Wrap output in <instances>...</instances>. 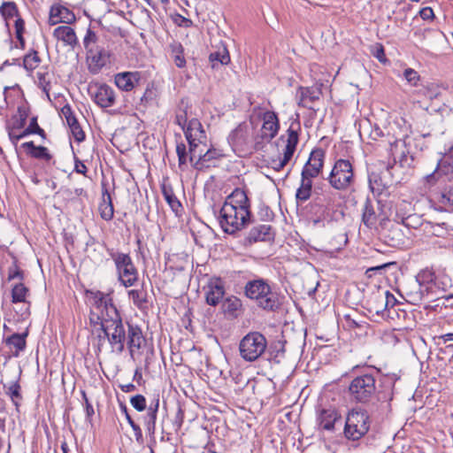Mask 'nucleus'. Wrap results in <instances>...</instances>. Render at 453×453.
I'll return each mask as SVG.
<instances>
[{
	"instance_id": "nucleus-37",
	"label": "nucleus",
	"mask_w": 453,
	"mask_h": 453,
	"mask_svg": "<svg viewBox=\"0 0 453 453\" xmlns=\"http://www.w3.org/2000/svg\"><path fill=\"white\" fill-rule=\"evenodd\" d=\"M312 180L301 176V184L296 193V199L297 202L304 203L311 196L312 191Z\"/></svg>"
},
{
	"instance_id": "nucleus-26",
	"label": "nucleus",
	"mask_w": 453,
	"mask_h": 453,
	"mask_svg": "<svg viewBox=\"0 0 453 453\" xmlns=\"http://www.w3.org/2000/svg\"><path fill=\"white\" fill-rule=\"evenodd\" d=\"M273 238L272 233V226L270 225H257L253 226L247 236V240L250 243L257 242H266Z\"/></svg>"
},
{
	"instance_id": "nucleus-28",
	"label": "nucleus",
	"mask_w": 453,
	"mask_h": 453,
	"mask_svg": "<svg viewBox=\"0 0 453 453\" xmlns=\"http://www.w3.org/2000/svg\"><path fill=\"white\" fill-rule=\"evenodd\" d=\"M234 205L237 208L250 210V202L243 189L235 188L226 199L223 205Z\"/></svg>"
},
{
	"instance_id": "nucleus-17",
	"label": "nucleus",
	"mask_w": 453,
	"mask_h": 453,
	"mask_svg": "<svg viewBox=\"0 0 453 453\" xmlns=\"http://www.w3.org/2000/svg\"><path fill=\"white\" fill-rule=\"evenodd\" d=\"M204 290L206 303L217 306L225 296V282L220 278H211L204 287Z\"/></svg>"
},
{
	"instance_id": "nucleus-11",
	"label": "nucleus",
	"mask_w": 453,
	"mask_h": 453,
	"mask_svg": "<svg viewBox=\"0 0 453 453\" xmlns=\"http://www.w3.org/2000/svg\"><path fill=\"white\" fill-rule=\"evenodd\" d=\"M267 348L266 338L259 332L247 334L239 343L240 356L248 362L258 359Z\"/></svg>"
},
{
	"instance_id": "nucleus-34",
	"label": "nucleus",
	"mask_w": 453,
	"mask_h": 453,
	"mask_svg": "<svg viewBox=\"0 0 453 453\" xmlns=\"http://www.w3.org/2000/svg\"><path fill=\"white\" fill-rule=\"evenodd\" d=\"M161 189L163 196L168 205L171 207L172 211L175 214H178L182 210V205L175 196L173 188L170 185L163 184Z\"/></svg>"
},
{
	"instance_id": "nucleus-38",
	"label": "nucleus",
	"mask_w": 453,
	"mask_h": 453,
	"mask_svg": "<svg viewBox=\"0 0 453 453\" xmlns=\"http://www.w3.org/2000/svg\"><path fill=\"white\" fill-rule=\"evenodd\" d=\"M42 62V58L39 56L37 50L31 49L23 57V67L27 72L32 73L37 67H39Z\"/></svg>"
},
{
	"instance_id": "nucleus-24",
	"label": "nucleus",
	"mask_w": 453,
	"mask_h": 453,
	"mask_svg": "<svg viewBox=\"0 0 453 453\" xmlns=\"http://www.w3.org/2000/svg\"><path fill=\"white\" fill-rule=\"evenodd\" d=\"M188 142H206V134L201 122L194 118L188 120L186 129L183 131Z\"/></svg>"
},
{
	"instance_id": "nucleus-44",
	"label": "nucleus",
	"mask_w": 453,
	"mask_h": 453,
	"mask_svg": "<svg viewBox=\"0 0 453 453\" xmlns=\"http://www.w3.org/2000/svg\"><path fill=\"white\" fill-rule=\"evenodd\" d=\"M209 60L211 63L212 68H215L218 64H228L230 61V57L226 48L224 47L221 50L211 52L209 56Z\"/></svg>"
},
{
	"instance_id": "nucleus-5",
	"label": "nucleus",
	"mask_w": 453,
	"mask_h": 453,
	"mask_svg": "<svg viewBox=\"0 0 453 453\" xmlns=\"http://www.w3.org/2000/svg\"><path fill=\"white\" fill-rule=\"evenodd\" d=\"M298 118L299 116L296 114V118L292 120L287 129L286 134L279 138V141H282L285 143L281 154H280L278 157L270 158L268 161L272 169L276 172L281 171L289 163L296 150L299 142V134L301 132V125Z\"/></svg>"
},
{
	"instance_id": "nucleus-52",
	"label": "nucleus",
	"mask_w": 453,
	"mask_h": 453,
	"mask_svg": "<svg viewBox=\"0 0 453 453\" xmlns=\"http://www.w3.org/2000/svg\"><path fill=\"white\" fill-rule=\"evenodd\" d=\"M393 391L389 389L387 392L379 395V401L381 403V408L386 411H390L391 404L390 402L393 399Z\"/></svg>"
},
{
	"instance_id": "nucleus-59",
	"label": "nucleus",
	"mask_w": 453,
	"mask_h": 453,
	"mask_svg": "<svg viewBox=\"0 0 453 453\" xmlns=\"http://www.w3.org/2000/svg\"><path fill=\"white\" fill-rule=\"evenodd\" d=\"M23 273L18 268L11 269L8 274V280H13L15 279L22 280Z\"/></svg>"
},
{
	"instance_id": "nucleus-19",
	"label": "nucleus",
	"mask_w": 453,
	"mask_h": 453,
	"mask_svg": "<svg viewBox=\"0 0 453 453\" xmlns=\"http://www.w3.org/2000/svg\"><path fill=\"white\" fill-rule=\"evenodd\" d=\"M74 13L68 8L62 5H53L50 10L49 25L54 26L58 23L72 24L75 21Z\"/></svg>"
},
{
	"instance_id": "nucleus-48",
	"label": "nucleus",
	"mask_w": 453,
	"mask_h": 453,
	"mask_svg": "<svg viewBox=\"0 0 453 453\" xmlns=\"http://www.w3.org/2000/svg\"><path fill=\"white\" fill-rule=\"evenodd\" d=\"M67 125L69 126L72 134L76 142H81L85 140V133L77 119H75L73 122L68 123Z\"/></svg>"
},
{
	"instance_id": "nucleus-57",
	"label": "nucleus",
	"mask_w": 453,
	"mask_h": 453,
	"mask_svg": "<svg viewBox=\"0 0 453 453\" xmlns=\"http://www.w3.org/2000/svg\"><path fill=\"white\" fill-rule=\"evenodd\" d=\"M232 380L240 388L245 386L248 383V380L239 372H231Z\"/></svg>"
},
{
	"instance_id": "nucleus-42",
	"label": "nucleus",
	"mask_w": 453,
	"mask_h": 453,
	"mask_svg": "<svg viewBox=\"0 0 453 453\" xmlns=\"http://www.w3.org/2000/svg\"><path fill=\"white\" fill-rule=\"evenodd\" d=\"M374 300L379 303L376 313H380L381 309L388 306H393L395 303V298L389 291L379 292L374 296Z\"/></svg>"
},
{
	"instance_id": "nucleus-22",
	"label": "nucleus",
	"mask_w": 453,
	"mask_h": 453,
	"mask_svg": "<svg viewBox=\"0 0 453 453\" xmlns=\"http://www.w3.org/2000/svg\"><path fill=\"white\" fill-rule=\"evenodd\" d=\"M127 344L131 356H134L135 350H139L145 342L142 329L136 325L128 324L127 333Z\"/></svg>"
},
{
	"instance_id": "nucleus-61",
	"label": "nucleus",
	"mask_w": 453,
	"mask_h": 453,
	"mask_svg": "<svg viewBox=\"0 0 453 453\" xmlns=\"http://www.w3.org/2000/svg\"><path fill=\"white\" fill-rule=\"evenodd\" d=\"M15 33H25V21L21 17H18L14 24Z\"/></svg>"
},
{
	"instance_id": "nucleus-36",
	"label": "nucleus",
	"mask_w": 453,
	"mask_h": 453,
	"mask_svg": "<svg viewBox=\"0 0 453 453\" xmlns=\"http://www.w3.org/2000/svg\"><path fill=\"white\" fill-rule=\"evenodd\" d=\"M320 94H321V92L318 88H302L301 100H300L299 105L308 108V109H312V106L311 105V104L319 100Z\"/></svg>"
},
{
	"instance_id": "nucleus-13",
	"label": "nucleus",
	"mask_w": 453,
	"mask_h": 453,
	"mask_svg": "<svg viewBox=\"0 0 453 453\" xmlns=\"http://www.w3.org/2000/svg\"><path fill=\"white\" fill-rule=\"evenodd\" d=\"M87 295L89 296V297L93 300V307L89 313L90 323H92V319H94V316L100 317L101 319L106 316V314H110L111 310L118 311L110 294H105L99 290H88Z\"/></svg>"
},
{
	"instance_id": "nucleus-9",
	"label": "nucleus",
	"mask_w": 453,
	"mask_h": 453,
	"mask_svg": "<svg viewBox=\"0 0 453 453\" xmlns=\"http://www.w3.org/2000/svg\"><path fill=\"white\" fill-rule=\"evenodd\" d=\"M371 426V419L366 410L362 408L351 409L345 420L343 434L349 441H357L365 436Z\"/></svg>"
},
{
	"instance_id": "nucleus-10",
	"label": "nucleus",
	"mask_w": 453,
	"mask_h": 453,
	"mask_svg": "<svg viewBox=\"0 0 453 453\" xmlns=\"http://www.w3.org/2000/svg\"><path fill=\"white\" fill-rule=\"evenodd\" d=\"M109 255L114 262L119 281L125 288L134 286L139 273L129 254L111 250H109Z\"/></svg>"
},
{
	"instance_id": "nucleus-31",
	"label": "nucleus",
	"mask_w": 453,
	"mask_h": 453,
	"mask_svg": "<svg viewBox=\"0 0 453 453\" xmlns=\"http://www.w3.org/2000/svg\"><path fill=\"white\" fill-rule=\"evenodd\" d=\"M21 147L25 150L26 153L36 159H42L50 161L52 156L50 154L49 150L43 146H35L34 142H27L22 143Z\"/></svg>"
},
{
	"instance_id": "nucleus-1",
	"label": "nucleus",
	"mask_w": 453,
	"mask_h": 453,
	"mask_svg": "<svg viewBox=\"0 0 453 453\" xmlns=\"http://www.w3.org/2000/svg\"><path fill=\"white\" fill-rule=\"evenodd\" d=\"M91 326L96 327L99 326L104 335H98L97 351H102L103 342L107 340L109 342L111 352L121 354L125 349V343L127 340V332L124 326L122 318L119 311H110V314L100 319V317L94 316L92 319Z\"/></svg>"
},
{
	"instance_id": "nucleus-64",
	"label": "nucleus",
	"mask_w": 453,
	"mask_h": 453,
	"mask_svg": "<svg viewBox=\"0 0 453 453\" xmlns=\"http://www.w3.org/2000/svg\"><path fill=\"white\" fill-rule=\"evenodd\" d=\"M442 199H446L449 204L453 205V187L449 188V189L442 195Z\"/></svg>"
},
{
	"instance_id": "nucleus-54",
	"label": "nucleus",
	"mask_w": 453,
	"mask_h": 453,
	"mask_svg": "<svg viewBox=\"0 0 453 453\" xmlns=\"http://www.w3.org/2000/svg\"><path fill=\"white\" fill-rule=\"evenodd\" d=\"M176 152L178 155V160H179V167L183 170V166L187 163V150H186V145L184 143H179L176 147Z\"/></svg>"
},
{
	"instance_id": "nucleus-62",
	"label": "nucleus",
	"mask_w": 453,
	"mask_h": 453,
	"mask_svg": "<svg viewBox=\"0 0 453 453\" xmlns=\"http://www.w3.org/2000/svg\"><path fill=\"white\" fill-rule=\"evenodd\" d=\"M130 426L132 427L133 431L134 432V435L137 440L142 436V429L141 427L134 421L130 420Z\"/></svg>"
},
{
	"instance_id": "nucleus-29",
	"label": "nucleus",
	"mask_w": 453,
	"mask_h": 453,
	"mask_svg": "<svg viewBox=\"0 0 453 453\" xmlns=\"http://www.w3.org/2000/svg\"><path fill=\"white\" fill-rule=\"evenodd\" d=\"M159 408V398L156 397L154 398L147 411V414L144 417V425L146 426V430L150 434H154L156 430V421H157V411Z\"/></svg>"
},
{
	"instance_id": "nucleus-8",
	"label": "nucleus",
	"mask_w": 453,
	"mask_h": 453,
	"mask_svg": "<svg viewBox=\"0 0 453 453\" xmlns=\"http://www.w3.org/2000/svg\"><path fill=\"white\" fill-rule=\"evenodd\" d=\"M222 230L229 234L244 228L250 219V210L237 208L234 205H222L218 216Z\"/></svg>"
},
{
	"instance_id": "nucleus-4",
	"label": "nucleus",
	"mask_w": 453,
	"mask_h": 453,
	"mask_svg": "<svg viewBox=\"0 0 453 453\" xmlns=\"http://www.w3.org/2000/svg\"><path fill=\"white\" fill-rule=\"evenodd\" d=\"M245 296L256 302L265 311H275L279 307V298L266 280L262 278L249 280L244 287Z\"/></svg>"
},
{
	"instance_id": "nucleus-47",
	"label": "nucleus",
	"mask_w": 453,
	"mask_h": 453,
	"mask_svg": "<svg viewBox=\"0 0 453 453\" xmlns=\"http://www.w3.org/2000/svg\"><path fill=\"white\" fill-rule=\"evenodd\" d=\"M369 187L374 195L380 196L387 188V185L382 181L380 176L377 173L369 174Z\"/></svg>"
},
{
	"instance_id": "nucleus-25",
	"label": "nucleus",
	"mask_w": 453,
	"mask_h": 453,
	"mask_svg": "<svg viewBox=\"0 0 453 453\" xmlns=\"http://www.w3.org/2000/svg\"><path fill=\"white\" fill-rule=\"evenodd\" d=\"M412 211L413 208L410 202L405 200L398 202L395 205V220L408 227L412 226L411 221L416 219Z\"/></svg>"
},
{
	"instance_id": "nucleus-16",
	"label": "nucleus",
	"mask_w": 453,
	"mask_h": 453,
	"mask_svg": "<svg viewBox=\"0 0 453 453\" xmlns=\"http://www.w3.org/2000/svg\"><path fill=\"white\" fill-rule=\"evenodd\" d=\"M325 151L322 149H315L304 165L301 176L314 179L319 175L324 166Z\"/></svg>"
},
{
	"instance_id": "nucleus-60",
	"label": "nucleus",
	"mask_w": 453,
	"mask_h": 453,
	"mask_svg": "<svg viewBox=\"0 0 453 453\" xmlns=\"http://www.w3.org/2000/svg\"><path fill=\"white\" fill-rule=\"evenodd\" d=\"M74 170L76 173L85 175L87 173V166L80 159L75 158Z\"/></svg>"
},
{
	"instance_id": "nucleus-23",
	"label": "nucleus",
	"mask_w": 453,
	"mask_h": 453,
	"mask_svg": "<svg viewBox=\"0 0 453 453\" xmlns=\"http://www.w3.org/2000/svg\"><path fill=\"white\" fill-rule=\"evenodd\" d=\"M53 36L63 42L65 46L74 49L79 45V40L74 29L69 26H59L53 31Z\"/></svg>"
},
{
	"instance_id": "nucleus-2",
	"label": "nucleus",
	"mask_w": 453,
	"mask_h": 453,
	"mask_svg": "<svg viewBox=\"0 0 453 453\" xmlns=\"http://www.w3.org/2000/svg\"><path fill=\"white\" fill-rule=\"evenodd\" d=\"M82 43L88 72L92 74L99 73L110 63L111 50L100 44L99 36L90 27L86 31Z\"/></svg>"
},
{
	"instance_id": "nucleus-46",
	"label": "nucleus",
	"mask_w": 453,
	"mask_h": 453,
	"mask_svg": "<svg viewBox=\"0 0 453 453\" xmlns=\"http://www.w3.org/2000/svg\"><path fill=\"white\" fill-rule=\"evenodd\" d=\"M27 335V334H13L12 335L6 339L7 345H9L10 347H13L15 349L16 356L19 354V351L23 350L26 348Z\"/></svg>"
},
{
	"instance_id": "nucleus-56",
	"label": "nucleus",
	"mask_w": 453,
	"mask_h": 453,
	"mask_svg": "<svg viewBox=\"0 0 453 453\" xmlns=\"http://www.w3.org/2000/svg\"><path fill=\"white\" fill-rule=\"evenodd\" d=\"M61 114L65 117L67 124L77 119L69 104H65L61 108Z\"/></svg>"
},
{
	"instance_id": "nucleus-41",
	"label": "nucleus",
	"mask_w": 453,
	"mask_h": 453,
	"mask_svg": "<svg viewBox=\"0 0 453 453\" xmlns=\"http://www.w3.org/2000/svg\"><path fill=\"white\" fill-rule=\"evenodd\" d=\"M28 291V288L22 282L13 284L12 288V302L13 303H26Z\"/></svg>"
},
{
	"instance_id": "nucleus-63",
	"label": "nucleus",
	"mask_w": 453,
	"mask_h": 453,
	"mask_svg": "<svg viewBox=\"0 0 453 453\" xmlns=\"http://www.w3.org/2000/svg\"><path fill=\"white\" fill-rule=\"evenodd\" d=\"M344 319H345L348 326H349L351 328H355V327H359L360 326V325L354 319L351 318L350 314H346L344 316Z\"/></svg>"
},
{
	"instance_id": "nucleus-35",
	"label": "nucleus",
	"mask_w": 453,
	"mask_h": 453,
	"mask_svg": "<svg viewBox=\"0 0 453 453\" xmlns=\"http://www.w3.org/2000/svg\"><path fill=\"white\" fill-rule=\"evenodd\" d=\"M4 388L5 389L6 395L11 398L12 403L15 405L17 411H19V408L23 400L19 383L18 380L12 381L8 385L4 384Z\"/></svg>"
},
{
	"instance_id": "nucleus-55",
	"label": "nucleus",
	"mask_w": 453,
	"mask_h": 453,
	"mask_svg": "<svg viewBox=\"0 0 453 453\" xmlns=\"http://www.w3.org/2000/svg\"><path fill=\"white\" fill-rule=\"evenodd\" d=\"M178 126L181 127V129L184 131L188 126V118H187V112L185 111L180 110L177 111L175 116V121Z\"/></svg>"
},
{
	"instance_id": "nucleus-27",
	"label": "nucleus",
	"mask_w": 453,
	"mask_h": 453,
	"mask_svg": "<svg viewBox=\"0 0 453 453\" xmlns=\"http://www.w3.org/2000/svg\"><path fill=\"white\" fill-rule=\"evenodd\" d=\"M341 418L334 409H323L318 417L319 426L326 431H334L335 422Z\"/></svg>"
},
{
	"instance_id": "nucleus-53",
	"label": "nucleus",
	"mask_w": 453,
	"mask_h": 453,
	"mask_svg": "<svg viewBox=\"0 0 453 453\" xmlns=\"http://www.w3.org/2000/svg\"><path fill=\"white\" fill-rule=\"evenodd\" d=\"M403 76L407 82L411 86H417L420 79L418 72L412 68H406L403 72Z\"/></svg>"
},
{
	"instance_id": "nucleus-3",
	"label": "nucleus",
	"mask_w": 453,
	"mask_h": 453,
	"mask_svg": "<svg viewBox=\"0 0 453 453\" xmlns=\"http://www.w3.org/2000/svg\"><path fill=\"white\" fill-rule=\"evenodd\" d=\"M413 287L417 289L406 292V296L409 298V302L418 303L424 298H440L434 290V288L445 291L447 283L443 280H440L434 272L426 269L418 275V280L414 282Z\"/></svg>"
},
{
	"instance_id": "nucleus-39",
	"label": "nucleus",
	"mask_w": 453,
	"mask_h": 453,
	"mask_svg": "<svg viewBox=\"0 0 453 453\" xmlns=\"http://www.w3.org/2000/svg\"><path fill=\"white\" fill-rule=\"evenodd\" d=\"M0 14L5 20L6 27L9 26V20L12 18L18 19L19 16V9L15 2H3L0 5Z\"/></svg>"
},
{
	"instance_id": "nucleus-45",
	"label": "nucleus",
	"mask_w": 453,
	"mask_h": 453,
	"mask_svg": "<svg viewBox=\"0 0 453 453\" xmlns=\"http://www.w3.org/2000/svg\"><path fill=\"white\" fill-rule=\"evenodd\" d=\"M128 297L132 300L133 303L140 310L146 307L147 304V293L142 289H132L128 291Z\"/></svg>"
},
{
	"instance_id": "nucleus-6",
	"label": "nucleus",
	"mask_w": 453,
	"mask_h": 453,
	"mask_svg": "<svg viewBox=\"0 0 453 453\" xmlns=\"http://www.w3.org/2000/svg\"><path fill=\"white\" fill-rule=\"evenodd\" d=\"M350 402L367 404L376 395V379L373 373L365 372L355 376L348 386Z\"/></svg>"
},
{
	"instance_id": "nucleus-30",
	"label": "nucleus",
	"mask_w": 453,
	"mask_h": 453,
	"mask_svg": "<svg viewBox=\"0 0 453 453\" xmlns=\"http://www.w3.org/2000/svg\"><path fill=\"white\" fill-rule=\"evenodd\" d=\"M221 309L225 315L237 318L242 311V302L240 298L231 296L222 302Z\"/></svg>"
},
{
	"instance_id": "nucleus-15",
	"label": "nucleus",
	"mask_w": 453,
	"mask_h": 453,
	"mask_svg": "<svg viewBox=\"0 0 453 453\" xmlns=\"http://www.w3.org/2000/svg\"><path fill=\"white\" fill-rule=\"evenodd\" d=\"M228 142L234 150L242 152L251 150L249 127L246 124H240L228 136Z\"/></svg>"
},
{
	"instance_id": "nucleus-40",
	"label": "nucleus",
	"mask_w": 453,
	"mask_h": 453,
	"mask_svg": "<svg viewBox=\"0 0 453 453\" xmlns=\"http://www.w3.org/2000/svg\"><path fill=\"white\" fill-rule=\"evenodd\" d=\"M362 220L368 227H372L376 225L377 215L370 200H366L364 204Z\"/></svg>"
},
{
	"instance_id": "nucleus-50",
	"label": "nucleus",
	"mask_w": 453,
	"mask_h": 453,
	"mask_svg": "<svg viewBox=\"0 0 453 453\" xmlns=\"http://www.w3.org/2000/svg\"><path fill=\"white\" fill-rule=\"evenodd\" d=\"M223 154L220 150L216 149H209L207 147L205 155L203 156L204 167H209L212 164L213 160L220 158Z\"/></svg>"
},
{
	"instance_id": "nucleus-14",
	"label": "nucleus",
	"mask_w": 453,
	"mask_h": 453,
	"mask_svg": "<svg viewBox=\"0 0 453 453\" xmlns=\"http://www.w3.org/2000/svg\"><path fill=\"white\" fill-rule=\"evenodd\" d=\"M88 94L94 103L101 108H108L115 104V90L105 83H94L89 85Z\"/></svg>"
},
{
	"instance_id": "nucleus-7",
	"label": "nucleus",
	"mask_w": 453,
	"mask_h": 453,
	"mask_svg": "<svg viewBox=\"0 0 453 453\" xmlns=\"http://www.w3.org/2000/svg\"><path fill=\"white\" fill-rule=\"evenodd\" d=\"M326 180L335 190L349 191L352 189L356 184L353 161L344 158L336 159Z\"/></svg>"
},
{
	"instance_id": "nucleus-51",
	"label": "nucleus",
	"mask_w": 453,
	"mask_h": 453,
	"mask_svg": "<svg viewBox=\"0 0 453 453\" xmlns=\"http://www.w3.org/2000/svg\"><path fill=\"white\" fill-rule=\"evenodd\" d=\"M131 405L137 411H143L147 407L146 398L142 395H135L130 398Z\"/></svg>"
},
{
	"instance_id": "nucleus-58",
	"label": "nucleus",
	"mask_w": 453,
	"mask_h": 453,
	"mask_svg": "<svg viewBox=\"0 0 453 453\" xmlns=\"http://www.w3.org/2000/svg\"><path fill=\"white\" fill-rule=\"evenodd\" d=\"M419 15L424 20H433L434 13L432 8L424 7L419 11Z\"/></svg>"
},
{
	"instance_id": "nucleus-32",
	"label": "nucleus",
	"mask_w": 453,
	"mask_h": 453,
	"mask_svg": "<svg viewBox=\"0 0 453 453\" xmlns=\"http://www.w3.org/2000/svg\"><path fill=\"white\" fill-rule=\"evenodd\" d=\"M32 134H39L42 138L45 137V132L42 128H41L39 127V125L37 123L36 117H33L31 119L28 127L27 128H25V130L22 133H20L19 134H16L13 132H10L9 136H10L11 141L13 143H16L18 141H19V140L23 139L24 137H26L27 135Z\"/></svg>"
},
{
	"instance_id": "nucleus-18",
	"label": "nucleus",
	"mask_w": 453,
	"mask_h": 453,
	"mask_svg": "<svg viewBox=\"0 0 453 453\" xmlns=\"http://www.w3.org/2000/svg\"><path fill=\"white\" fill-rule=\"evenodd\" d=\"M408 138L404 140H397L391 144V154L395 162H398L402 167H412L413 157L409 151H405Z\"/></svg>"
},
{
	"instance_id": "nucleus-20",
	"label": "nucleus",
	"mask_w": 453,
	"mask_h": 453,
	"mask_svg": "<svg viewBox=\"0 0 453 453\" xmlns=\"http://www.w3.org/2000/svg\"><path fill=\"white\" fill-rule=\"evenodd\" d=\"M188 146L189 162L193 165L194 168L197 170L203 169L204 167L203 156L207 150L206 142H188Z\"/></svg>"
},
{
	"instance_id": "nucleus-33",
	"label": "nucleus",
	"mask_w": 453,
	"mask_h": 453,
	"mask_svg": "<svg viewBox=\"0 0 453 453\" xmlns=\"http://www.w3.org/2000/svg\"><path fill=\"white\" fill-rule=\"evenodd\" d=\"M99 213L103 219L110 221L114 215V207L109 191L104 188L102 193V201L99 203Z\"/></svg>"
},
{
	"instance_id": "nucleus-21",
	"label": "nucleus",
	"mask_w": 453,
	"mask_h": 453,
	"mask_svg": "<svg viewBox=\"0 0 453 453\" xmlns=\"http://www.w3.org/2000/svg\"><path fill=\"white\" fill-rule=\"evenodd\" d=\"M141 74L138 72H124L114 76L116 86L123 91H131L139 83Z\"/></svg>"
},
{
	"instance_id": "nucleus-43",
	"label": "nucleus",
	"mask_w": 453,
	"mask_h": 453,
	"mask_svg": "<svg viewBox=\"0 0 453 453\" xmlns=\"http://www.w3.org/2000/svg\"><path fill=\"white\" fill-rule=\"evenodd\" d=\"M36 84L37 86L42 89V91L46 94L48 97H50V90L51 88V82L50 80V75L47 71V67L40 69L36 73Z\"/></svg>"
},
{
	"instance_id": "nucleus-12",
	"label": "nucleus",
	"mask_w": 453,
	"mask_h": 453,
	"mask_svg": "<svg viewBox=\"0 0 453 453\" xmlns=\"http://www.w3.org/2000/svg\"><path fill=\"white\" fill-rule=\"evenodd\" d=\"M261 119L263 124L254 145V149L257 150L261 149L264 143L270 142L278 134L280 130V119L275 111H264Z\"/></svg>"
},
{
	"instance_id": "nucleus-49",
	"label": "nucleus",
	"mask_w": 453,
	"mask_h": 453,
	"mask_svg": "<svg viewBox=\"0 0 453 453\" xmlns=\"http://www.w3.org/2000/svg\"><path fill=\"white\" fill-rule=\"evenodd\" d=\"M173 61L176 66L182 68L186 65V59L183 55V48L181 44H176L173 46Z\"/></svg>"
}]
</instances>
